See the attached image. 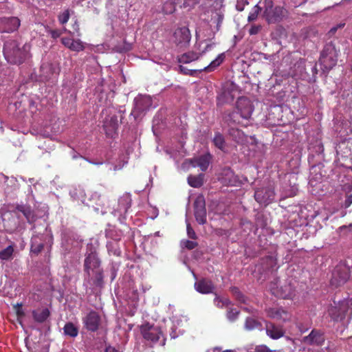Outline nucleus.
<instances>
[{"label": "nucleus", "mask_w": 352, "mask_h": 352, "mask_svg": "<svg viewBox=\"0 0 352 352\" xmlns=\"http://www.w3.org/2000/svg\"><path fill=\"white\" fill-rule=\"evenodd\" d=\"M30 45L25 43L22 48L19 47L14 40L6 41L4 45L3 54L6 59L11 64H21L29 58Z\"/></svg>", "instance_id": "nucleus-1"}, {"label": "nucleus", "mask_w": 352, "mask_h": 352, "mask_svg": "<svg viewBox=\"0 0 352 352\" xmlns=\"http://www.w3.org/2000/svg\"><path fill=\"white\" fill-rule=\"evenodd\" d=\"M140 329L146 340L153 344L159 342L160 344L162 346L165 344V338L160 327L144 324L141 326Z\"/></svg>", "instance_id": "nucleus-2"}, {"label": "nucleus", "mask_w": 352, "mask_h": 352, "mask_svg": "<svg viewBox=\"0 0 352 352\" xmlns=\"http://www.w3.org/2000/svg\"><path fill=\"white\" fill-rule=\"evenodd\" d=\"M285 10L280 7L274 8L269 0L264 11V16L269 23H274L280 21L285 14Z\"/></svg>", "instance_id": "nucleus-3"}, {"label": "nucleus", "mask_w": 352, "mask_h": 352, "mask_svg": "<svg viewBox=\"0 0 352 352\" xmlns=\"http://www.w3.org/2000/svg\"><path fill=\"white\" fill-rule=\"evenodd\" d=\"M191 38L189 30L186 28L177 29L173 36V41L179 48H184L188 46Z\"/></svg>", "instance_id": "nucleus-4"}, {"label": "nucleus", "mask_w": 352, "mask_h": 352, "mask_svg": "<svg viewBox=\"0 0 352 352\" xmlns=\"http://www.w3.org/2000/svg\"><path fill=\"white\" fill-rule=\"evenodd\" d=\"M210 161L211 155L207 153L184 162L182 164V168L185 169L188 168L190 166L199 167L202 171H205L208 168Z\"/></svg>", "instance_id": "nucleus-5"}, {"label": "nucleus", "mask_w": 352, "mask_h": 352, "mask_svg": "<svg viewBox=\"0 0 352 352\" xmlns=\"http://www.w3.org/2000/svg\"><path fill=\"white\" fill-rule=\"evenodd\" d=\"M337 60L336 52L333 48H327L322 52L320 58V65H322L324 70H329L333 68Z\"/></svg>", "instance_id": "nucleus-6"}, {"label": "nucleus", "mask_w": 352, "mask_h": 352, "mask_svg": "<svg viewBox=\"0 0 352 352\" xmlns=\"http://www.w3.org/2000/svg\"><path fill=\"white\" fill-rule=\"evenodd\" d=\"M254 197L258 203L267 205L274 199L275 193L272 187H267L256 190Z\"/></svg>", "instance_id": "nucleus-7"}, {"label": "nucleus", "mask_w": 352, "mask_h": 352, "mask_svg": "<svg viewBox=\"0 0 352 352\" xmlns=\"http://www.w3.org/2000/svg\"><path fill=\"white\" fill-rule=\"evenodd\" d=\"M195 216L199 224H204L206 221V211L205 200L203 196L199 195L195 201Z\"/></svg>", "instance_id": "nucleus-8"}, {"label": "nucleus", "mask_w": 352, "mask_h": 352, "mask_svg": "<svg viewBox=\"0 0 352 352\" xmlns=\"http://www.w3.org/2000/svg\"><path fill=\"white\" fill-rule=\"evenodd\" d=\"M237 108L239 112L234 116V118L239 115L243 120L247 121L251 117L253 107L248 99L240 98L237 102Z\"/></svg>", "instance_id": "nucleus-9"}, {"label": "nucleus", "mask_w": 352, "mask_h": 352, "mask_svg": "<svg viewBox=\"0 0 352 352\" xmlns=\"http://www.w3.org/2000/svg\"><path fill=\"white\" fill-rule=\"evenodd\" d=\"M60 72V67L57 63L45 62L41 66V75L43 80H48L56 77Z\"/></svg>", "instance_id": "nucleus-10"}, {"label": "nucleus", "mask_w": 352, "mask_h": 352, "mask_svg": "<svg viewBox=\"0 0 352 352\" xmlns=\"http://www.w3.org/2000/svg\"><path fill=\"white\" fill-rule=\"evenodd\" d=\"M20 21L16 17L0 19V32H12L18 29Z\"/></svg>", "instance_id": "nucleus-11"}, {"label": "nucleus", "mask_w": 352, "mask_h": 352, "mask_svg": "<svg viewBox=\"0 0 352 352\" xmlns=\"http://www.w3.org/2000/svg\"><path fill=\"white\" fill-rule=\"evenodd\" d=\"M135 109L133 113H139L153 107L152 98L149 96H139L134 100Z\"/></svg>", "instance_id": "nucleus-12"}, {"label": "nucleus", "mask_w": 352, "mask_h": 352, "mask_svg": "<svg viewBox=\"0 0 352 352\" xmlns=\"http://www.w3.org/2000/svg\"><path fill=\"white\" fill-rule=\"evenodd\" d=\"M270 290L272 294L283 298H290L294 294V289L290 283L281 285L280 288L278 286L275 287L274 284L270 287Z\"/></svg>", "instance_id": "nucleus-13"}, {"label": "nucleus", "mask_w": 352, "mask_h": 352, "mask_svg": "<svg viewBox=\"0 0 352 352\" xmlns=\"http://www.w3.org/2000/svg\"><path fill=\"white\" fill-rule=\"evenodd\" d=\"M267 316L277 321L286 322L291 319V314L280 307L270 308L267 311Z\"/></svg>", "instance_id": "nucleus-14"}, {"label": "nucleus", "mask_w": 352, "mask_h": 352, "mask_svg": "<svg viewBox=\"0 0 352 352\" xmlns=\"http://www.w3.org/2000/svg\"><path fill=\"white\" fill-rule=\"evenodd\" d=\"M100 261L95 252L88 254L85 260V269L89 278L91 276V272L98 269Z\"/></svg>", "instance_id": "nucleus-15"}, {"label": "nucleus", "mask_w": 352, "mask_h": 352, "mask_svg": "<svg viewBox=\"0 0 352 352\" xmlns=\"http://www.w3.org/2000/svg\"><path fill=\"white\" fill-rule=\"evenodd\" d=\"M349 278V270L345 267L340 266L334 270L331 283L340 285L344 283Z\"/></svg>", "instance_id": "nucleus-16"}, {"label": "nucleus", "mask_w": 352, "mask_h": 352, "mask_svg": "<svg viewBox=\"0 0 352 352\" xmlns=\"http://www.w3.org/2000/svg\"><path fill=\"white\" fill-rule=\"evenodd\" d=\"M83 322L88 330L95 331L98 328L100 317L96 312L91 311L83 318Z\"/></svg>", "instance_id": "nucleus-17"}, {"label": "nucleus", "mask_w": 352, "mask_h": 352, "mask_svg": "<svg viewBox=\"0 0 352 352\" xmlns=\"http://www.w3.org/2000/svg\"><path fill=\"white\" fill-rule=\"evenodd\" d=\"M62 43L66 47L74 52H80L85 49V43L80 39L64 37L62 38Z\"/></svg>", "instance_id": "nucleus-18"}, {"label": "nucleus", "mask_w": 352, "mask_h": 352, "mask_svg": "<svg viewBox=\"0 0 352 352\" xmlns=\"http://www.w3.org/2000/svg\"><path fill=\"white\" fill-rule=\"evenodd\" d=\"M266 333L272 339L276 340L284 336V330L281 327L267 322L265 325Z\"/></svg>", "instance_id": "nucleus-19"}, {"label": "nucleus", "mask_w": 352, "mask_h": 352, "mask_svg": "<svg viewBox=\"0 0 352 352\" xmlns=\"http://www.w3.org/2000/svg\"><path fill=\"white\" fill-rule=\"evenodd\" d=\"M195 289L201 294L212 293L214 287L210 280L203 279L195 283Z\"/></svg>", "instance_id": "nucleus-20"}, {"label": "nucleus", "mask_w": 352, "mask_h": 352, "mask_svg": "<svg viewBox=\"0 0 352 352\" xmlns=\"http://www.w3.org/2000/svg\"><path fill=\"white\" fill-rule=\"evenodd\" d=\"M303 341L306 344L321 345L324 341V338L319 332L312 331L308 336L303 338Z\"/></svg>", "instance_id": "nucleus-21"}, {"label": "nucleus", "mask_w": 352, "mask_h": 352, "mask_svg": "<svg viewBox=\"0 0 352 352\" xmlns=\"http://www.w3.org/2000/svg\"><path fill=\"white\" fill-rule=\"evenodd\" d=\"M224 59V53L219 54L217 57L214 60H213L209 65L204 67V70L209 72L214 71L217 67H219L223 63Z\"/></svg>", "instance_id": "nucleus-22"}, {"label": "nucleus", "mask_w": 352, "mask_h": 352, "mask_svg": "<svg viewBox=\"0 0 352 352\" xmlns=\"http://www.w3.org/2000/svg\"><path fill=\"white\" fill-rule=\"evenodd\" d=\"M50 311L48 309L44 308L33 311V316L36 321L38 322H44L49 316Z\"/></svg>", "instance_id": "nucleus-23"}, {"label": "nucleus", "mask_w": 352, "mask_h": 352, "mask_svg": "<svg viewBox=\"0 0 352 352\" xmlns=\"http://www.w3.org/2000/svg\"><path fill=\"white\" fill-rule=\"evenodd\" d=\"M245 329L248 331L254 329H262V325L260 322L257 321L253 318H248L245 322Z\"/></svg>", "instance_id": "nucleus-24"}, {"label": "nucleus", "mask_w": 352, "mask_h": 352, "mask_svg": "<svg viewBox=\"0 0 352 352\" xmlns=\"http://www.w3.org/2000/svg\"><path fill=\"white\" fill-rule=\"evenodd\" d=\"M199 54H197V53L190 52H188V53L183 54L179 58V61L181 63L186 64V63H189L192 61H194L195 60H197L199 58Z\"/></svg>", "instance_id": "nucleus-25"}, {"label": "nucleus", "mask_w": 352, "mask_h": 352, "mask_svg": "<svg viewBox=\"0 0 352 352\" xmlns=\"http://www.w3.org/2000/svg\"><path fill=\"white\" fill-rule=\"evenodd\" d=\"M188 183L190 186L194 188L201 186L203 184V175L201 174L198 176L190 175L188 177Z\"/></svg>", "instance_id": "nucleus-26"}, {"label": "nucleus", "mask_w": 352, "mask_h": 352, "mask_svg": "<svg viewBox=\"0 0 352 352\" xmlns=\"http://www.w3.org/2000/svg\"><path fill=\"white\" fill-rule=\"evenodd\" d=\"M230 135L237 142H242L245 139L243 132L238 129L231 128L229 131Z\"/></svg>", "instance_id": "nucleus-27"}, {"label": "nucleus", "mask_w": 352, "mask_h": 352, "mask_svg": "<svg viewBox=\"0 0 352 352\" xmlns=\"http://www.w3.org/2000/svg\"><path fill=\"white\" fill-rule=\"evenodd\" d=\"M16 211L21 212L29 222L33 221V215L30 207L19 206L16 208Z\"/></svg>", "instance_id": "nucleus-28"}, {"label": "nucleus", "mask_w": 352, "mask_h": 352, "mask_svg": "<svg viewBox=\"0 0 352 352\" xmlns=\"http://www.w3.org/2000/svg\"><path fill=\"white\" fill-rule=\"evenodd\" d=\"M64 333L71 337H76L78 335V328L72 323H67L64 327Z\"/></svg>", "instance_id": "nucleus-29"}, {"label": "nucleus", "mask_w": 352, "mask_h": 352, "mask_svg": "<svg viewBox=\"0 0 352 352\" xmlns=\"http://www.w3.org/2000/svg\"><path fill=\"white\" fill-rule=\"evenodd\" d=\"M213 142L214 145L221 151L225 149V141L222 135L220 133H216L213 138Z\"/></svg>", "instance_id": "nucleus-30"}, {"label": "nucleus", "mask_w": 352, "mask_h": 352, "mask_svg": "<svg viewBox=\"0 0 352 352\" xmlns=\"http://www.w3.org/2000/svg\"><path fill=\"white\" fill-rule=\"evenodd\" d=\"M92 274H95L93 284L96 287H100L102 284L103 276L100 269L95 270L94 272H91Z\"/></svg>", "instance_id": "nucleus-31"}, {"label": "nucleus", "mask_w": 352, "mask_h": 352, "mask_svg": "<svg viewBox=\"0 0 352 352\" xmlns=\"http://www.w3.org/2000/svg\"><path fill=\"white\" fill-rule=\"evenodd\" d=\"M14 252V249L12 245H9L4 250L0 252V258L2 260H8L9 259L12 253Z\"/></svg>", "instance_id": "nucleus-32"}, {"label": "nucleus", "mask_w": 352, "mask_h": 352, "mask_svg": "<svg viewBox=\"0 0 352 352\" xmlns=\"http://www.w3.org/2000/svg\"><path fill=\"white\" fill-rule=\"evenodd\" d=\"M214 302L217 307L221 308L225 306H228L230 303V300L228 298L220 297H216L214 298Z\"/></svg>", "instance_id": "nucleus-33"}, {"label": "nucleus", "mask_w": 352, "mask_h": 352, "mask_svg": "<svg viewBox=\"0 0 352 352\" xmlns=\"http://www.w3.org/2000/svg\"><path fill=\"white\" fill-rule=\"evenodd\" d=\"M261 10L260 7L258 5H256L250 12L248 16V21H252L256 19L258 14Z\"/></svg>", "instance_id": "nucleus-34"}, {"label": "nucleus", "mask_w": 352, "mask_h": 352, "mask_svg": "<svg viewBox=\"0 0 352 352\" xmlns=\"http://www.w3.org/2000/svg\"><path fill=\"white\" fill-rule=\"evenodd\" d=\"M239 314V311L238 310L235 309H230L228 311L227 318L230 321L233 322L237 318Z\"/></svg>", "instance_id": "nucleus-35"}, {"label": "nucleus", "mask_w": 352, "mask_h": 352, "mask_svg": "<svg viewBox=\"0 0 352 352\" xmlns=\"http://www.w3.org/2000/svg\"><path fill=\"white\" fill-rule=\"evenodd\" d=\"M69 19V12L68 10L63 11L58 15V21L61 24L66 23Z\"/></svg>", "instance_id": "nucleus-36"}, {"label": "nucleus", "mask_w": 352, "mask_h": 352, "mask_svg": "<svg viewBox=\"0 0 352 352\" xmlns=\"http://www.w3.org/2000/svg\"><path fill=\"white\" fill-rule=\"evenodd\" d=\"M106 133L107 135H112L113 133H115L116 129L117 128V122L116 121H113L112 124H111L110 127L108 126V123L105 122L104 125Z\"/></svg>", "instance_id": "nucleus-37"}, {"label": "nucleus", "mask_w": 352, "mask_h": 352, "mask_svg": "<svg viewBox=\"0 0 352 352\" xmlns=\"http://www.w3.org/2000/svg\"><path fill=\"white\" fill-rule=\"evenodd\" d=\"M175 10V5L172 2H166L164 7L163 11L166 14H170Z\"/></svg>", "instance_id": "nucleus-38"}, {"label": "nucleus", "mask_w": 352, "mask_h": 352, "mask_svg": "<svg viewBox=\"0 0 352 352\" xmlns=\"http://www.w3.org/2000/svg\"><path fill=\"white\" fill-rule=\"evenodd\" d=\"M186 228H187V234L189 238L195 239L197 236L194 231V230L190 227V225L186 221Z\"/></svg>", "instance_id": "nucleus-39"}, {"label": "nucleus", "mask_w": 352, "mask_h": 352, "mask_svg": "<svg viewBox=\"0 0 352 352\" xmlns=\"http://www.w3.org/2000/svg\"><path fill=\"white\" fill-rule=\"evenodd\" d=\"M197 244L196 242L188 240L182 242V245L188 248V250H192L195 248L197 246Z\"/></svg>", "instance_id": "nucleus-40"}, {"label": "nucleus", "mask_w": 352, "mask_h": 352, "mask_svg": "<svg viewBox=\"0 0 352 352\" xmlns=\"http://www.w3.org/2000/svg\"><path fill=\"white\" fill-rule=\"evenodd\" d=\"M232 293L236 296V298L239 300V301H241V302H245V298H244V296H243V294L239 291V289L236 287L233 288L232 289Z\"/></svg>", "instance_id": "nucleus-41"}, {"label": "nucleus", "mask_w": 352, "mask_h": 352, "mask_svg": "<svg viewBox=\"0 0 352 352\" xmlns=\"http://www.w3.org/2000/svg\"><path fill=\"white\" fill-rule=\"evenodd\" d=\"M298 188L296 186H293L285 192V197H294L296 195Z\"/></svg>", "instance_id": "nucleus-42"}, {"label": "nucleus", "mask_w": 352, "mask_h": 352, "mask_svg": "<svg viewBox=\"0 0 352 352\" xmlns=\"http://www.w3.org/2000/svg\"><path fill=\"white\" fill-rule=\"evenodd\" d=\"M43 248V245L39 244L38 245H35L34 243L32 244L31 250L32 252H34L36 254H38L41 252V250Z\"/></svg>", "instance_id": "nucleus-43"}, {"label": "nucleus", "mask_w": 352, "mask_h": 352, "mask_svg": "<svg viewBox=\"0 0 352 352\" xmlns=\"http://www.w3.org/2000/svg\"><path fill=\"white\" fill-rule=\"evenodd\" d=\"M260 28L261 27L259 25H252L250 29V34L251 35L256 34L259 32Z\"/></svg>", "instance_id": "nucleus-44"}, {"label": "nucleus", "mask_w": 352, "mask_h": 352, "mask_svg": "<svg viewBox=\"0 0 352 352\" xmlns=\"http://www.w3.org/2000/svg\"><path fill=\"white\" fill-rule=\"evenodd\" d=\"M50 33L54 38H58L62 34L59 30H50Z\"/></svg>", "instance_id": "nucleus-45"}, {"label": "nucleus", "mask_w": 352, "mask_h": 352, "mask_svg": "<svg viewBox=\"0 0 352 352\" xmlns=\"http://www.w3.org/2000/svg\"><path fill=\"white\" fill-rule=\"evenodd\" d=\"M352 204V194L351 195H349L346 200H345V203H344V206L346 208H348L351 204Z\"/></svg>", "instance_id": "nucleus-46"}, {"label": "nucleus", "mask_w": 352, "mask_h": 352, "mask_svg": "<svg viewBox=\"0 0 352 352\" xmlns=\"http://www.w3.org/2000/svg\"><path fill=\"white\" fill-rule=\"evenodd\" d=\"M15 309H16V314L19 318L23 316V312L22 311L21 306L20 305L18 304Z\"/></svg>", "instance_id": "nucleus-47"}, {"label": "nucleus", "mask_w": 352, "mask_h": 352, "mask_svg": "<svg viewBox=\"0 0 352 352\" xmlns=\"http://www.w3.org/2000/svg\"><path fill=\"white\" fill-rule=\"evenodd\" d=\"M196 3V0H185L184 5V6H190Z\"/></svg>", "instance_id": "nucleus-48"}, {"label": "nucleus", "mask_w": 352, "mask_h": 352, "mask_svg": "<svg viewBox=\"0 0 352 352\" xmlns=\"http://www.w3.org/2000/svg\"><path fill=\"white\" fill-rule=\"evenodd\" d=\"M126 163H127V161H126V160H124V161H123V164H122V165H115V166H113V170H120V169L123 167V166L124 165V164H126Z\"/></svg>", "instance_id": "nucleus-49"}, {"label": "nucleus", "mask_w": 352, "mask_h": 352, "mask_svg": "<svg viewBox=\"0 0 352 352\" xmlns=\"http://www.w3.org/2000/svg\"><path fill=\"white\" fill-rule=\"evenodd\" d=\"M182 320L178 318V317L177 316H174L173 318V325L175 326V324H177V325L179 324V322H181Z\"/></svg>", "instance_id": "nucleus-50"}, {"label": "nucleus", "mask_w": 352, "mask_h": 352, "mask_svg": "<svg viewBox=\"0 0 352 352\" xmlns=\"http://www.w3.org/2000/svg\"><path fill=\"white\" fill-rule=\"evenodd\" d=\"M179 69H180V71H181L182 73H184V74H189V72H190V70H189V69H186V68H185L184 67H183V66H180V67H179Z\"/></svg>", "instance_id": "nucleus-51"}, {"label": "nucleus", "mask_w": 352, "mask_h": 352, "mask_svg": "<svg viewBox=\"0 0 352 352\" xmlns=\"http://www.w3.org/2000/svg\"><path fill=\"white\" fill-rule=\"evenodd\" d=\"M105 352H118L115 348L112 346H108L106 348Z\"/></svg>", "instance_id": "nucleus-52"}, {"label": "nucleus", "mask_w": 352, "mask_h": 352, "mask_svg": "<svg viewBox=\"0 0 352 352\" xmlns=\"http://www.w3.org/2000/svg\"><path fill=\"white\" fill-rule=\"evenodd\" d=\"M213 352H235V351L233 350H225L223 351H221L219 348H214L213 349Z\"/></svg>", "instance_id": "nucleus-53"}, {"label": "nucleus", "mask_w": 352, "mask_h": 352, "mask_svg": "<svg viewBox=\"0 0 352 352\" xmlns=\"http://www.w3.org/2000/svg\"><path fill=\"white\" fill-rule=\"evenodd\" d=\"M170 335L172 338H175L176 337H177V335L175 331L171 332Z\"/></svg>", "instance_id": "nucleus-54"}, {"label": "nucleus", "mask_w": 352, "mask_h": 352, "mask_svg": "<svg viewBox=\"0 0 352 352\" xmlns=\"http://www.w3.org/2000/svg\"><path fill=\"white\" fill-rule=\"evenodd\" d=\"M74 28V30H75L76 32H78V31H79L78 25H77L76 23H75Z\"/></svg>", "instance_id": "nucleus-55"}, {"label": "nucleus", "mask_w": 352, "mask_h": 352, "mask_svg": "<svg viewBox=\"0 0 352 352\" xmlns=\"http://www.w3.org/2000/svg\"><path fill=\"white\" fill-rule=\"evenodd\" d=\"M309 184L311 186H315L316 184H314V182L313 181L312 179H310L309 181Z\"/></svg>", "instance_id": "nucleus-56"}, {"label": "nucleus", "mask_w": 352, "mask_h": 352, "mask_svg": "<svg viewBox=\"0 0 352 352\" xmlns=\"http://www.w3.org/2000/svg\"><path fill=\"white\" fill-rule=\"evenodd\" d=\"M89 162L91 163V164H96V165H99V164H102V162H91V161H89Z\"/></svg>", "instance_id": "nucleus-57"}, {"label": "nucleus", "mask_w": 352, "mask_h": 352, "mask_svg": "<svg viewBox=\"0 0 352 352\" xmlns=\"http://www.w3.org/2000/svg\"><path fill=\"white\" fill-rule=\"evenodd\" d=\"M228 184H229L230 185L233 186V185H234V181H232V180H229V181H228Z\"/></svg>", "instance_id": "nucleus-58"}, {"label": "nucleus", "mask_w": 352, "mask_h": 352, "mask_svg": "<svg viewBox=\"0 0 352 352\" xmlns=\"http://www.w3.org/2000/svg\"><path fill=\"white\" fill-rule=\"evenodd\" d=\"M228 175H229L230 177H232L233 176L232 172L228 170Z\"/></svg>", "instance_id": "nucleus-59"}, {"label": "nucleus", "mask_w": 352, "mask_h": 352, "mask_svg": "<svg viewBox=\"0 0 352 352\" xmlns=\"http://www.w3.org/2000/svg\"><path fill=\"white\" fill-rule=\"evenodd\" d=\"M113 254H115V255H119V254H120V251H117V250L114 251V252H113Z\"/></svg>", "instance_id": "nucleus-60"}, {"label": "nucleus", "mask_w": 352, "mask_h": 352, "mask_svg": "<svg viewBox=\"0 0 352 352\" xmlns=\"http://www.w3.org/2000/svg\"><path fill=\"white\" fill-rule=\"evenodd\" d=\"M345 189L351 190L352 189V184L349 187H344Z\"/></svg>", "instance_id": "nucleus-61"}, {"label": "nucleus", "mask_w": 352, "mask_h": 352, "mask_svg": "<svg viewBox=\"0 0 352 352\" xmlns=\"http://www.w3.org/2000/svg\"><path fill=\"white\" fill-rule=\"evenodd\" d=\"M311 193H313V194L314 193V189L311 190Z\"/></svg>", "instance_id": "nucleus-62"}, {"label": "nucleus", "mask_w": 352, "mask_h": 352, "mask_svg": "<svg viewBox=\"0 0 352 352\" xmlns=\"http://www.w3.org/2000/svg\"><path fill=\"white\" fill-rule=\"evenodd\" d=\"M303 1H305V0H303Z\"/></svg>", "instance_id": "nucleus-63"}]
</instances>
